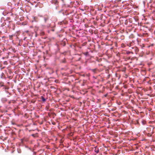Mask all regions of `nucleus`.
Segmentation results:
<instances>
[{
    "instance_id": "obj_1",
    "label": "nucleus",
    "mask_w": 155,
    "mask_h": 155,
    "mask_svg": "<svg viewBox=\"0 0 155 155\" xmlns=\"http://www.w3.org/2000/svg\"><path fill=\"white\" fill-rule=\"evenodd\" d=\"M132 48L134 50L136 54H137L139 51V49L138 48L136 47H135Z\"/></svg>"
},
{
    "instance_id": "obj_2",
    "label": "nucleus",
    "mask_w": 155,
    "mask_h": 155,
    "mask_svg": "<svg viewBox=\"0 0 155 155\" xmlns=\"http://www.w3.org/2000/svg\"><path fill=\"white\" fill-rule=\"evenodd\" d=\"M51 2L52 4L55 5H58V2L57 0H52Z\"/></svg>"
},
{
    "instance_id": "obj_3",
    "label": "nucleus",
    "mask_w": 155,
    "mask_h": 155,
    "mask_svg": "<svg viewBox=\"0 0 155 155\" xmlns=\"http://www.w3.org/2000/svg\"><path fill=\"white\" fill-rule=\"evenodd\" d=\"M89 70L91 71L94 73H96L97 71H98V69L97 68H95L93 69H90Z\"/></svg>"
},
{
    "instance_id": "obj_4",
    "label": "nucleus",
    "mask_w": 155,
    "mask_h": 155,
    "mask_svg": "<svg viewBox=\"0 0 155 155\" xmlns=\"http://www.w3.org/2000/svg\"><path fill=\"white\" fill-rule=\"evenodd\" d=\"M44 18V21L45 22H46L49 19V17L47 15H45Z\"/></svg>"
},
{
    "instance_id": "obj_5",
    "label": "nucleus",
    "mask_w": 155,
    "mask_h": 155,
    "mask_svg": "<svg viewBox=\"0 0 155 155\" xmlns=\"http://www.w3.org/2000/svg\"><path fill=\"white\" fill-rule=\"evenodd\" d=\"M95 152L96 153H97L99 152V149L98 148H97L96 147H95V150H94Z\"/></svg>"
},
{
    "instance_id": "obj_6",
    "label": "nucleus",
    "mask_w": 155,
    "mask_h": 155,
    "mask_svg": "<svg viewBox=\"0 0 155 155\" xmlns=\"http://www.w3.org/2000/svg\"><path fill=\"white\" fill-rule=\"evenodd\" d=\"M28 141V139L27 138H23L21 139L22 142H23L24 141Z\"/></svg>"
},
{
    "instance_id": "obj_7",
    "label": "nucleus",
    "mask_w": 155,
    "mask_h": 155,
    "mask_svg": "<svg viewBox=\"0 0 155 155\" xmlns=\"http://www.w3.org/2000/svg\"><path fill=\"white\" fill-rule=\"evenodd\" d=\"M9 38L10 40H12V38L13 37V35H9Z\"/></svg>"
},
{
    "instance_id": "obj_8",
    "label": "nucleus",
    "mask_w": 155,
    "mask_h": 155,
    "mask_svg": "<svg viewBox=\"0 0 155 155\" xmlns=\"http://www.w3.org/2000/svg\"><path fill=\"white\" fill-rule=\"evenodd\" d=\"M83 54L85 55H87L88 54V52H84L83 53Z\"/></svg>"
},
{
    "instance_id": "obj_9",
    "label": "nucleus",
    "mask_w": 155,
    "mask_h": 155,
    "mask_svg": "<svg viewBox=\"0 0 155 155\" xmlns=\"http://www.w3.org/2000/svg\"><path fill=\"white\" fill-rule=\"evenodd\" d=\"M61 62L63 63H65L66 62L65 59H64L62 60Z\"/></svg>"
},
{
    "instance_id": "obj_10",
    "label": "nucleus",
    "mask_w": 155,
    "mask_h": 155,
    "mask_svg": "<svg viewBox=\"0 0 155 155\" xmlns=\"http://www.w3.org/2000/svg\"><path fill=\"white\" fill-rule=\"evenodd\" d=\"M40 34L41 35H44V33L43 31H42Z\"/></svg>"
},
{
    "instance_id": "obj_11",
    "label": "nucleus",
    "mask_w": 155,
    "mask_h": 155,
    "mask_svg": "<svg viewBox=\"0 0 155 155\" xmlns=\"http://www.w3.org/2000/svg\"><path fill=\"white\" fill-rule=\"evenodd\" d=\"M4 75V74L3 73H2L1 76V78H3V75Z\"/></svg>"
},
{
    "instance_id": "obj_12",
    "label": "nucleus",
    "mask_w": 155,
    "mask_h": 155,
    "mask_svg": "<svg viewBox=\"0 0 155 155\" xmlns=\"http://www.w3.org/2000/svg\"><path fill=\"white\" fill-rule=\"evenodd\" d=\"M126 53L127 54H129L130 53V52L129 51H127L126 52Z\"/></svg>"
},
{
    "instance_id": "obj_13",
    "label": "nucleus",
    "mask_w": 155,
    "mask_h": 155,
    "mask_svg": "<svg viewBox=\"0 0 155 155\" xmlns=\"http://www.w3.org/2000/svg\"><path fill=\"white\" fill-rule=\"evenodd\" d=\"M2 100L3 101H6V99H3Z\"/></svg>"
},
{
    "instance_id": "obj_14",
    "label": "nucleus",
    "mask_w": 155,
    "mask_h": 155,
    "mask_svg": "<svg viewBox=\"0 0 155 155\" xmlns=\"http://www.w3.org/2000/svg\"><path fill=\"white\" fill-rule=\"evenodd\" d=\"M25 32L27 33H28V32L29 31H25Z\"/></svg>"
},
{
    "instance_id": "obj_15",
    "label": "nucleus",
    "mask_w": 155,
    "mask_h": 155,
    "mask_svg": "<svg viewBox=\"0 0 155 155\" xmlns=\"http://www.w3.org/2000/svg\"><path fill=\"white\" fill-rule=\"evenodd\" d=\"M32 136H33V137H34V135H35V134H32Z\"/></svg>"
},
{
    "instance_id": "obj_16",
    "label": "nucleus",
    "mask_w": 155,
    "mask_h": 155,
    "mask_svg": "<svg viewBox=\"0 0 155 155\" xmlns=\"http://www.w3.org/2000/svg\"><path fill=\"white\" fill-rule=\"evenodd\" d=\"M45 99H44V98H43V101H45Z\"/></svg>"
},
{
    "instance_id": "obj_17",
    "label": "nucleus",
    "mask_w": 155,
    "mask_h": 155,
    "mask_svg": "<svg viewBox=\"0 0 155 155\" xmlns=\"http://www.w3.org/2000/svg\"><path fill=\"white\" fill-rule=\"evenodd\" d=\"M130 53H131L132 54H133V51H131V52H130Z\"/></svg>"
},
{
    "instance_id": "obj_18",
    "label": "nucleus",
    "mask_w": 155,
    "mask_h": 155,
    "mask_svg": "<svg viewBox=\"0 0 155 155\" xmlns=\"http://www.w3.org/2000/svg\"><path fill=\"white\" fill-rule=\"evenodd\" d=\"M107 96V94H106V95H105V97H106V96Z\"/></svg>"
},
{
    "instance_id": "obj_19",
    "label": "nucleus",
    "mask_w": 155,
    "mask_h": 155,
    "mask_svg": "<svg viewBox=\"0 0 155 155\" xmlns=\"http://www.w3.org/2000/svg\"><path fill=\"white\" fill-rule=\"evenodd\" d=\"M1 86H3V85L2 84H1Z\"/></svg>"
},
{
    "instance_id": "obj_20",
    "label": "nucleus",
    "mask_w": 155,
    "mask_h": 155,
    "mask_svg": "<svg viewBox=\"0 0 155 155\" xmlns=\"http://www.w3.org/2000/svg\"><path fill=\"white\" fill-rule=\"evenodd\" d=\"M62 1H63L64 0H61Z\"/></svg>"
}]
</instances>
